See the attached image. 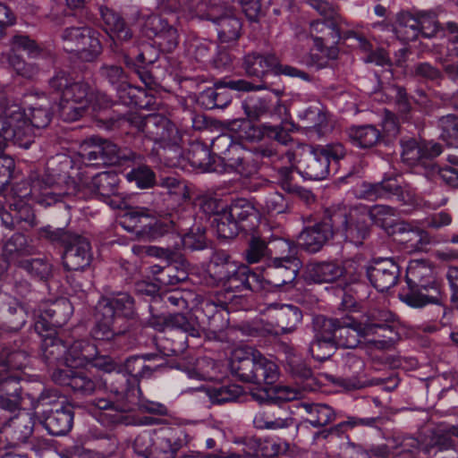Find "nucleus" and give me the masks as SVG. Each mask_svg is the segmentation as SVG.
Returning a JSON list of instances; mask_svg holds the SVG:
<instances>
[{
  "mask_svg": "<svg viewBox=\"0 0 458 458\" xmlns=\"http://www.w3.org/2000/svg\"><path fill=\"white\" fill-rule=\"evenodd\" d=\"M405 278L408 289L399 295L403 302L412 308H422L428 304H443L441 285L430 261L411 260L406 269Z\"/></svg>",
  "mask_w": 458,
  "mask_h": 458,
  "instance_id": "1",
  "label": "nucleus"
},
{
  "mask_svg": "<svg viewBox=\"0 0 458 458\" xmlns=\"http://www.w3.org/2000/svg\"><path fill=\"white\" fill-rule=\"evenodd\" d=\"M134 315V301L126 293L102 297L97 306V322L91 330L94 339L109 341L126 332L127 318Z\"/></svg>",
  "mask_w": 458,
  "mask_h": 458,
  "instance_id": "2",
  "label": "nucleus"
},
{
  "mask_svg": "<svg viewBox=\"0 0 458 458\" xmlns=\"http://www.w3.org/2000/svg\"><path fill=\"white\" fill-rule=\"evenodd\" d=\"M52 119V113L47 107L32 106L30 107L28 113L22 111L21 107L11 103L4 92H0V120L7 123V128L12 130L18 127L21 123L24 134L21 139L13 138L8 141H13L15 144L29 147V140H24L29 137L32 131V128H46Z\"/></svg>",
  "mask_w": 458,
  "mask_h": 458,
  "instance_id": "3",
  "label": "nucleus"
},
{
  "mask_svg": "<svg viewBox=\"0 0 458 458\" xmlns=\"http://www.w3.org/2000/svg\"><path fill=\"white\" fill-rule=\"evenodd\" d=\"M346 156V148L340 142L310 146L297 162L300 174L310 180H323L330 172V161L337 163Z\"/></svg>",
  "mask_w": 458,
  "mask_h": 458,
  "instance_id": "4",
  "label": "nucleus"
},
{
  "mask_svg": "<svg viewBox=\"0 0 458 458\" xmlns=\"http://www.w3.org/2000/svg\"><path fill=\"white\" fill-rule=\"evenodd\" d=\"M332 210L330 222L335 236L357 246L362 245L370 233L369 215L344 205H334Z\"/></svg>",
  "mask_w": 458,
  "mask_h": 458,
  "instance_id": "5",
  "label": "nucleus"
},
{
  "mask_svg": "<svg viewBox=\"0 0 458 458\" xmlns=\"http://www.w3.org/2000/svg\"><path fill=\"white\" fill-rule=\"evenodd\" d=\"M277 247L286 255L274 258L262 270L261 281L273 287H280L293 282L301 267V261L297 257V247L290 241L279 239Z\"/></svg>",
  "mask_w": 458,
  "mask_h": 458,
  "instance_id": "6",
  "label": "nucleus"
},
{
  "mask_svg": "<svg viewBox=\"0 0 458 458\" xmlns=\"http://www.w3.org/2000/svg\"><path fill=\"white\" fill-rule=\"evenodd\" d=\"M191 297V292L174 288V344L178 345L180 352L188 345V336H200L199 325L189 310Z\"/></svg>",
  "mask_w": 458,
  "mask_h": 458,
  "instance_id": "7",
  "label": "nucleus"
},
{
  "mask_svg": "<svg viewBox=\"0 0 458 458\" xmlns=\"http://www.w3.org/2000/svg\"><path fill=\"white\" fill-rule=\"evenodd\" d=\"M64 48L70 53H76L83 61L90 62L102 52L98 32L88 26H70L61 33Z\"/></svg>",
  "mask_w": 458,
  "mask_h": 458,
  "instance_id": "8",
  "label": "nucleus"
},
{
  "mask_svg": "<svg viewBox=\"0 0 458 458\" xmlns=\"http://www.w3.org/2000/svg\"><path fill=\"white\" fill-rule=\"evenodd\" d=\"M80 156L86 165H121L123 160L131 159L134 154H123L116 144L99 137H90L81 146Z\"/></svg>",
  "mask_w": 458,
  "mask_h": 458,
  "instance_id": "9",
  "label": "nucleus"
},
{
  "mask_svg": "<svg viewBox=\"0 0 458 458\" xmlns=\"http://www.w3.org/2000/svg\"><path fill=\"white\" fill-rule=\"evenodd\" d=\"M244 68L249 76L263 79L269 72L276 75H285L293 78H301L310 81V75L296 67L282 64L273 54L261 55L250 53L244 58Z\"/></svg>",
  "mask_w": 458,
  "mask_h": 458,
  "instance_id": "10",
  "label": "nucleus"
},
{
  "mask_svg": "<svg viewBox=\"0 0 458 458\" xmlns=\"http://www.w3.org/2000/svg\"><path fill=\"white\" fill-rule=\"evenodd\" d=\"M11 49L7 55V63L17 75L25 79H33L39 69L36 64L27 63L17 51H24L29 57L36 58L42 52L41 47L30 36L22 33L14 34L10 40Z\"/></svg>",
  "mask_w": 458,
  "mask_h": 458,
  "instance_id": "11",
  "label": "nucleus"
},
{
  "mask_svg": "<svg viewBox=\"0 0 458 458\" xmlns=\"http://www.w3.org/2000/svg\"><path fill=\"white\" fill-rule=\"evenodd\" d=\"M125 390L122 382L119 386H112L114 397H98L90 403L93 415L103 426L108 428L124 423L126 409L118 402V398L123 395Z\"/></svg>",
  "mask_w": 458,
  "mask_h": 458,
  "instance_id": "12",
  "label": "nucleus"
},
{
  "mask_svg": "<svg viewBox=\"0 0 458 458\" xmlns=\"http://www.w3.org/2000/svg\"><path fill=\"white\" fill-rule=\"evenodd\" d=\"M402 161L408 166H421L426 174L429 170L433 159L442 153L439 143L418 141L414 138L403 139L400 141Z\"/></svg>",
  "mask_w": 458,
  "mask_h": 458,
  "instance_id": "13",
  "label": "nucleus"
},
{
  "mask_svg": "<svg viewBox=\"0 0 458 458\" xmlns=\"http://www.w3.org/2000/svg\"><path fill=\"white\" fill-rule=\"evenodd\" d=\"M174 159H176V162H174V167L182 170H189L190 167H192L203 172H218L210 149L199 141L190 144L186 157L183 148L174 143Z\"/></svg>",
  "mask_w": 458,
  "mask_h": 458,
  "instance_id": "14",
  "label": "nucleus"
},
{
  "mask_svg": "<svg viewBox=\"0 0 458 458\" xmlns=\"http://www.w3.org/2000/svg\"><path fill=\"white\" fill-rule=\"evenodd\" d=\"M333 217L332 206L324 211L322 219L312 225L306 226L299 234L300 246L310 253L319 251L330 240L335 236V231L331 225Z\"/></svg>",
  "mask_w": 458,
  "mask_h": 458,
  "instance_id": "15",
  "label": "nucleus"
},
{
  "mask_svg": "<svg viewBox=\"0 0 458 458\" xmlns=\"http://www.w3.org/2000/svg\"><path fill=\"white\" fill-rule=\"evenodd\" d=\"M366 275L371 285L383 293L398 283L400 267L394 259H374L367 267Z\"/></svg>",
  "mask_w": 458,
  "mask_h": 458,
  "instance_id": "16",
  "label": "nucleus"
},
{
  "mask_svg": "<svg viewBox=\"0 0 458 458\" xmlns=\"http://www.w3.org/2000/svg\"><path fill=\"white\" fill-rule=\"evenodd\" d=\"M73 311L72 303L66 298H60L38 310V318L34 324L35 331L41 335L52 327L64 326Z\"/></svg>",
  "mask_w": 458,
  "mask_h": 458,
  "instance_id": "17",
  "label": "nucleus"
},
{
  "mask_svg": "<svg viewBox=\"0 0 458 458\" xmlns=\"http://www.w3.org/2000/svg\"><path fill=\"white\" fill-rule=\"evenodd\" d=\"M206 18L216 25L217 36L222 43L233 42L240 38L242 21L232 7H211Z\"/></svg>",
  "mask_w": 458,
  "mask_h": 458,
  "instance_id": "18",
  "label": "nucleus"
},
{
  "mask_svg": "<svg viewBox=\"0 0 458 458\" xmlns=\"http://www.w3.org/2000/svg\"><path fill=\"white\" fill-rule=\"evenodd\" d=\"M369 329L366 317L358 319L350 315L343 316L339 318L335 343L337 347L355 348L360 344L361 338L368 336Z\"/></svg>",
  "mask_w": 458,
  "mask_h": 458,
  "instance_id": "19",
  "label": "nucleus"
},
{
  "mask_svg": "<svg viewBox=\"0 0 458 458\" xmlns=\"http://www.w3.org/2000/svg\"><path fill=\"white\" fill-rule=\"evenodd\" d=\"M364 188L365 197L371 200L396 197L397 200L404 205H410L415 201L413 191L408 186L403 187L394 178H387L377 183L365 184Z\"/></svg>",
  "mask_w": 458,
  "mask_h": 458,
  "instance_id": "20",
  "label": "nucleus"
},
{
  "mask_svg": "<svg viewBox=\"0 0 458 458\" xmlns=\"http://www.w3.org/2000/svg\"><path fill=\"white\" fill-rule=\"evenodd\" d=\"M92 260L89 242L78 234H73L64 247L63 264L67 270H84Z\"/></svg>",
  "mask_w": 458,
  "mask_h": 458,
  "instance_id": "21",
  "label": "nucleus"
},
{
  "mask_svg": "<svg viewBox=\"0 0 458 458\" xmlns=\"http://www.w3.org/2000/svg\"><path fill=\"white\" fill-rule=\"evenodd\" d=\"M34 420L29 412L22 411L13 417H8L7 420L0 421L1 433L13 446H18L27 442L32 435Z\"/></svg>",
  "mask_w": 458,
  "mask_h": 458,
  "instance_id": "22",
  "label": "nucleus"
},
{
  "mask_svg": "<svg viewBox=\"0 0 458 458\" xmlns=\"http://www.w3.org/2000/svg\"><path fill=\"white\" fill-rule=\"evenodd\" d=\"M52 378L59 385L68 386L74 392L81 394H91L97 390L106 386V379L92 377L85 372H72V370H55Z\"/></svg>",
  "mask_w": 458,
  "mask_h": 458,
  "instance_id": "23",
  "label": "nucleus"
},
{
  "mask_svg": "<svg viewBox=\"0 0 458 458\" xmlns=\"http://www.w3.org/2000/svg\"><path fill=\"white\" fill-rule=\"evenodd\" d=\"M365 362L354 354H347L344 364V377L342 386L347 389H360L369 386H378L386 383L383 378L367 379L364 374Z\"/></svg>",
  "mask_w": 458,
  "mask_h": 458,
  "instance_id": "24",
  "label": "nucleus"
},
{
  "mask_svg": "<svg viewBox=\"0 0 458 458\" xmlns=\"http://www.w3.org/2000/svg\"><path fill=\"white\" fill-rule=\"evenodd\" d=\"M6 124V122L0 120V195H3L4 199H6L4 191L14 168V161L12 157L4 155V150L8 140L13 138L21 139V136L25 133L21 127V123L13 130L7 128Z\"/></svg>",
  "mask_w": 458,
  "mask_h": 458,
  "instance_id": "25",
  "label": "nucleus"
},
{
  "mask_svg": "<svg viewBox=\"0 0 458 458\" xmlns=\"http://www.w3.org/2000/svg\"><path fill=\"white\" fill-rule=\"evenodd\" d=\"M99 12L104 22V30L113 40L110 47L114 53L121 52L117 42H126L131 38L132 33L130 28L119 13L107 6L101 5Z\"/></svg>",
  "mask_w": 458,
  "mask_h": 458,
  "instance_id": "26",
  "label": "nucleus"
},
{
  "mask_svg": "<svg viewBox=\"0 0 458 458\" xmlns=\"http://www.w3.org/2000/svg\"><path fill=\"white\" fill-rule=\"evenodd\" d=\"M81 185H77L73 181L67 184V189L63 190L59 184L55 183L48 175H44L40 179L32 182V191H39L40 195L38 202L45 207L51 206L61 200L65 195H77Z\"/></svg>",
  "mask_w": 458,
  "mask_h": 458,
  "instance_id": "27",
  "label": "nucleus"
},
{
  "mask_svg": "<svg viewBox=\"0 0 458 458\" xmlns=\"http://www.w3.org/2000/svg\"><path fill=\"white\" fill-rule=\"evenodd\" d=\"M44 427L47 432L55 437L67 435L73 425L74 412L69 404H61L59 408L44 410Z\"/></svg>",
  "mask_w": 458,
  "mask_h": 458,
  "instance_id": "28",
  "label": "nucleus"
},
{
  "mask_svg": "<svg viewBox=\"0 0 458 458\" xmlns=\"http://www.w3.org/2000/svg\"><path fill=\"white\" fill-rule=\"evenodd\" d=\"M259 351L250 347H241L235 349L230 360V369L233 376L239 380L250 383L257 360Z\"/></svg>",
  "mask_w": 458,
  "mask_h": 458,
  "instance_id": "29",
  "label": "nucleus"
},
{
  "mask_svg": "<svg viewBox=\"0 0 458 458\" xmlns=\"http://www.w3.org/2000/svg\"><path fill=\"white\" fill-rule=\"evenodd\" d=\"M182 216H178L177 222L174 220V245L176 249H188L191 250H202L206 247L205 230L200 227L191 229L187 233L188 226Z\"/></svg>",
  "mask_w": 458,
  "mask_h": 458,
  "instance_id": "30",
  "label": "nucleus"
},
{
  "mask_svg": "<svg viewBox=\"0 0 458 458\" xmlns=\"http://www.w3.org/2000/svg\"><path fill=\"white\" fill-rule=\"evenodd\" d=\"M393 233L398 235V241L410 252L421 251L431 242L428 232L404 221L395 223Z\"/></svg>",
  "mask_w": 458,
  "mask_h": 458,
  "instance_id": "31",
  "label": "nucleus"
},
{
  "mask_svg": "<svg viewBox=\"0 0 458 458\" xmlns=\"http://www.w3.org/2000/svg\"><path fill=\"white\" fill-rule=\"evenodd\" d=\"M343 23L344 21H322L320 20L310 22V35L318 50L324 52L325 47L338 44Z\"/></svg>",
  "mask_w": 458,
  "mask_h": 458,
  "instance_id": "32",
  "label": "nucleus"
},
{
  "mask_svg": "<svg viewBox=\"0 0 458 458\" xmlns=\"http://www.w3.org/2000/svg\"><path fill=\"white\" fill-rule=\"evenodd\" d=\"M269 310L273 311L272 318L278 328L269 332L276 335L293 332L302 319L301 310L294 305L273 303L269 305Z\"/></svg>",
  "mask_w": 458,
  "mask_h": 458,
  "instance_id": "33",
  "label": "nucleus"
},
{
  "mask_svg": "<svg viewBox=\"0 0 458 458\" xmlns=\"http://www.w3.org/2000/svg\"><path fill=\"white\" fill-rule=\"evenodd\" d=\"M392 315L387 312H378L377 315L372 313L366 317L367 325L370 327L368 336L377 335L382 339L374 340L376 347L380 349H388L395 340L396 333L394 328L388 325Z\"/></svg>",
  "mask_w": 458,
  "mask_h": 458,
  "instance_id": "34",
  "label": "nucleus"
},
{
  "mask_svg": "<svg viewBox=\"0 0 458 458\" xmlns=\"http://www.w3.org/2000/svg\"><path fill=\"white\" fill-rule=\"evenodd\" d=\"M120 180L114 172H103L92 176L89 180H81V186L91 193L106 200L113 196H117Z\"/></svg>",
  "mask_w": 458,
  "mask_h": 458,
  "instance_id": "35",
  "label": "nucleus"
},
{
  "mask_svg": "<svg viewBox=\"0 0 458 458\" xmlns=\"http://www.w3.org/2000/svg\"><path fill=\"white\" fill-rule=\"evenodd\" d=\"M223 287L229 291H251L256 292L262 288L260 276L252 272L247 266H237L235 271L231 274Z\"/></svg>",
  "mask_w": 458,
  "mask_h": 458,
  "instance_id": "36",
  "label": "nucleus"
},
{
  "mask_svg": "<svg viewBox=\"0 0 458 458\" xmlns=\"http://www.w3.org/2000/svg\"><path fill=\"white\" fill-rule=\"evenodd\" d=\"M293 423L294 419L290 412L282 408L259 412L253 419V424L259 429L279 430L290 428Z\"/></svg>",
  "mask_w": 458,
  "mask_h": 458,
  "instance_id": "37",
  "label": "nucleus"
},
{
  "mask_svg": "<svg viewBox=\"0 0 458 458\" xmlns=\"http://www.w3.org/2000/svg\"><path fill=\"white\" fill-rule=\"evenodd\" d=\"M347 273V267L336 260L312 263L308 267L310 280L315 283H333Z\"/></svg>",
  "mask_w": 458,
  "mask_h": 458,
  "instance_id": "38",
  "label": "nucleus"
},
{
  "mask_svg": "<svg viewBox=\"0 0 458 458\" xmlns=\"http://www.w3.org/2000/svg\"><path fill=\"white\" fill-rule=\"evenodd\" d=\"M235 269L236 264L231 260L230 256L226 252L219 250L212 255L207 271L213 284L223 286Z\"/></svg>",
  "mask_w": 458,
  "mask_h": 458,
  "instance_id": "39",
  "label": "nucleus"
},
{
  "mask_svg": "<svg viewBox=\"0 0 458 458\" xmlns=\"http://www.w3.org/2000/svg\"><path fill=\"white\" fill-rule=\"evenodd\" d=\"M300 118L305 126L318 137H322L331 131L327 114L319 103L305 109L300 114Z\"/></svg>",
  "mask_w": 458,
  "mask_h": 458,
  "instance_id": "40",
  "label": "nucleus"
},
{
  "mask_svg": "<svg viewBox=\"0 0 458 458\" xmlns=\"http://www.w3.org/2000/svg\"><path fill=\"white\" fill-rule=\"evenodd\" d=\"M42 359L49 365L64 364L67 352V344L63 340L53 335H47L43 337L41 346Z\"/></svg>",
  "mask_w": 458,
  "mask_h": 458,
  "instance_id": "41",
  "label": "nucleus"
},
{
  "mask_svg": "<svg viewBox=\"0 0 458 458\" xmlns=\"http://www.w3.org/2000/svg\"><path fill=\"white\" fill-rule=\"evenodd\" d=\"M175 201L178 204L176 208H174V213L175 212L177 216H182L183 222L189 225L193 218L190 190L185 182L174 178V203Z\"/></svg>",
  "mask_w": 458,
  "mask_h": 458,
  "instance_id": "42",
  "label": "nucleus"
},
{
  "mask_svg": "<svg viewBox=\"0 0 458 458\" xmlns=\"http://www.w3.org/2000/svg\"><path fill=\"white\" fill-rule=\"evenodd\" d=\"M251 382L256 385H272L279 377L278 366L266 358L260 352L257 354V360Z\"/></svg>",
  "mask_w": 458,
  "mask_h": 458,
  "instance_id": "43",
  "label": "nucleus"
},
{
  "mask_svg": "<svg viewBox=\"0 0 458 458\" xmlns=\"http://www.w3.org/2000/svg\"><path fill=\"white\" fill-rule=\"evenodd\" d=\"M300 407L308 414L306 420L315 428L325 427L336 417L333 408L327 404L302 403Z\"/></svg>",
  "mask_w": 458,
  "mask_h": 458,
  "instance_id": "44",
  "label": "nucleus"
},
{
  "mask_svg": "<svg viewBox=\"0 0 458 458\" xmlns=\"http://www.w3.org/2000/svg\"><path fill=\"white\" fill-rule=\"evenodd\" d=\"M347 134L353 145L362 148H372L381 140L380 131L373 125L352 126Z\"/></svg>",
  "mask_w": 458,
  "mask_h": 458,
  "instance_id": "45",
  "label": "nucleus"
},
{
  "mask_svg": "<svg viewBox=\"0 0 458 458\" xmlns=\"http://www.w3.org/2000/svg\"><path fill=\"white\" fill-rule=\"evenodd\" d=\"M218 82H222V85H220L219 89L216 90V108H225L231 103L232 96L226 89L238 91H250L265 88L263 85L254 86L245 80H220Z\"/></svg>",
  "mask_w": 458,
  "mask_h": 458,
  "instance_id": "46",
  "label": "nucleus"
},
{
  "mask_svg": "<svg viewBox=\"0 0 458 458\" xmlns=\"http://www.w3.org/2000/svg\"><path fill=\"white\" fill-rule=\"evenodd\" d=\"M93 347L85 341H74L69 347L64 358V365L70 368L83 366L91 360Z\"/></svg>",
  "mask_w": 458,
  "mask_h": 458,
  "instance_id": "47",
  "label": "nucleus"
},
{
  "mask_svg": "<svg viewBox=\"0 0 458 458\" xmlns=\"http://www.w3.org/2000/svg\"><path fill=\"white\" fill-rule=\"evenodd\" d=\"M247 154L242 145L237 142L225 157H221V160L230 170L241 175L248 176L250 174V170L249 169V164L247 162Z\"/></svg>",
  "mask_w": 458,
  "mask_h": 458,
  "instance_id": "48",
  "label": "nucleus"
},
{
  "mask_svg": "<svg viewBox=\"0 0 458 458\" xmlns=\"http://www.w3.org/2000/svg\"><path fill=\"white\" fill-rule=\"evenodd\" d=\"M29 355L23 350L4 349L0 352V371L13 372L24 369L29 364Z\"/></svg>",
  "mask_w": 458,
  "mask_h": 458,
  "instance_id": "49",
  "label": "nucleus"
},
{
  "mask_svg": "<svg viewBox=\"0 0 458 458\" xmlns=\"http://www.w3.org/2000/svg\"><path fill=\"white\" fill-rule=\"evenodd\" d=\"M32 246L28 242L27 237L23 233L13 234L4 244L3 255L9 261H15L22 255H28L32 252Z\"/></svg>",
  "mask_w": 458,
  "mask_h": 458,
  "instance_id": "50",
  "label": "nucleus"
},
{
  "mask_svg": "<svg viewBox=\"0 0 458 458\" xmlns=\"http://www.w3.org/2000/svg\"><path fill=\"white\" fill-rule=\"evenodd\" d=\"M242 107L250 121H258L271 113L272 100L267 98L250 97L242 101Z\"/></svg>",
  "mask_w": 458,
  "mask_h": 458,
  "instance_id": "51",
  "label": "nucleus"
},
{
  "mask_svg": "<svg viewBox=\"0 0 458 458\" xmlns=\"http://www.w3.org/2000/svg\"><path fill=\"white\" fill-rule=\"evenodd\" d=\"M144 124L145 133L155 140H163L170 136L171 122L161 114H147Z\"/></svg>",
  "mask_w": 458,
  "mask_h": 458,
  "instance_id": "52",
  "label": "nucleus"
},
{
  "mask_svg": "<svg viewBox=\"0 0 458 458\" xmlns=\"http://www.w3.org/2000/svg\"><path fill=\"white\" fill-rule=\"evenodd\" d=\"M258 207L268 215L284 213L288 208V203L284 197L277 191H269L263 194L257 200Z\"/></svg>",
  "mask_w": 458,
  "mask_h": 458,
  "instance_id": "53",
  "label": "nucleus"
},
{
  "mask_svg": "<svg viewBox=\"0 0 458 458\" xmlns=\"http://www.w3.org/2000/svg\"><path fill=\"white\" fill-rule=\"evenodd\" d=\"M339 318H327L323 315L315 316L312 319L314 337L335 341Z\"/></svg>",
  "mask_w": 458,
  "mask_h": 458,
  "instance_id": "54",
  "label": "nucleus"
},
{
  "mask_svg": "<svg viewBox=\"0 0 458 458\" xmlns=\"http://www.w3.org/2000/svg\"><path fill=\"white\" fill-rule=\"evenodd\" d=\"M199 365L200 361L189 354L176 356L174 360V369L178 372L177 377H181L184 373L190 378L205 379L206 376Z\"/></svg>",
  "mask_w": 458,
  "mask_h": 458,
  "instance_id": "55",
  "label": "nucleus"
},
{
  "mask_svg": "<svg viewBox=\"0 0 458 458\" xmlns=\"http://www.w3.org/2000/svg\"><path fill=\"white\" fill-rule=\"evenodd\" d=\"M440 139L447 146L458 148V117L454 114L442 116L438 120Z\"/></svg>",
  "mask_w": 458,
  "mask_h": 458,
  "instance_id": "56",
  "label": "nucleus"
},
{
  "mask_svg": "<svg viewBox=\"0 0 458 458\" xmlns=\"http://www.w3.org/2000/svg\"><path fill=\"white\" fill-rule=\"evenodd\" d=\"M228 213L229 217L234 219L239 225L257 218L256 208L246 199H234L229 207Z\"/></svg>",
  "mask_w": 458,
  "mask_h": 458,
  "instance_id": "57",
  "label": "nucleus"
},
{
  "mask_svg": "<svg viewBox=\"0 0 458 458\" xmlns=\"http://www.w3.org/2000/svg\"><path fill=\"white\" fill-rule=\"evenodd\" d=\"M242 394V387L238 385L220 386L208 389L211 402L216 404L235 402Z\"/></svg>",
  "mask_w": 458,
  "mask_h": 458,
  "instance_id": "58",
  "label": "nucleus"
},
{
  "mask_svg": "<svg viewBox=\"0 0 458 458\" xmlns=\"http://www.w3.org/2000/svg\"><path fill=\"white\" fill-rule=\"evenodd\" d=\"M64 99L75 101L82 105H89L93 101V89L86 81H80L72 82L70 89L64 91Z\"/></svg>",
  "mask_w": 458,
  "mask_h": 458,
  "instance_id": "59",
  "label": "nucleus"
},
{
  "mask_svg": "<svg viewBox=\"0 0 458 458\" xmlns=\"http://www.w3.org/2000/svg\"><path fill=\"white\" fill-rule=\"evenodd\" d=\"M375 225L388 229L393 227L394 229V217L396 216V211L394 208L386 205H375L365 211Z\"/></svg>",
  "mask_w": 458,
  "mask_h": 458,
  "instance_id": "60",
  "label": "nucleus"
},
{
  "mask_svg": "<svg viewBox=\"0 0 458 458\" xmlns=\"http://www.w3.org/2000/svg\"><path fill=\"white\" fill-rule=\"evenodd\" d=\"M127 216L130 222L134 224V226L140 224V227L144 233L154 232L155 227L159 225L156 220L155 212L146 208L133 209L127 214Z\"/></svg>",
  "mask_w": 458,
  "mask_h": 458,
  "instance_id": "61",
  "label": "nucleus"
},
{
  "mask_svg": "<svg viewBox=\"0 0 458 458\" xmlns=\"http://www.w3.org/2000/svg\"><path fill=\"white\" fill-rule=\"evenodd\" d=\"M22 386L20 385V377L15 372L0 371V397L24 396Z\"/></svg>",
  "mask_w": 458,
  "mask_h": 458,
  "instance_id": "62",
  "label": "nucleus"
},
{
  "mask_svg": "<svg viewBox=\"0 0 458 458\" xmlns=\"http://www.w3.org/2000/svg\"><path fill=\"white\" fill-rule=\"evenodd\" d=\"M264 132L270 138L276 140L282 145L286 146L289 142L293 141L290 131H293L296 127L293 122L282 121L279 125H262Z\"/></svg>",
  "mask_w": 458,
  "mask_h": 458,
  "instance_id": "63",
  "label": "nucleus"
},
{
  "mask_svg": "<svg viewBox=\"0 0 458 458\" xmlns=\"http://www.w3.org/2000/svg\"><path fill=\"white\" fill-rule=\"evenodd\" d=\"M129 182H135L140 189H149L156 183L154 172L147 165H140L125 174Z\"/></svg>",
  "mask_w": 458,
  "mask_h": 458,
  "instance_id": "64",
  "label": "nucleus"
}]
</instances>
